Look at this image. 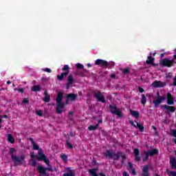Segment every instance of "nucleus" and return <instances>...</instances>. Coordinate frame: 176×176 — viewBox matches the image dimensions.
<instances>
[{"label": "nucleus", "instance_id": "nucleus-1", "mask_svg": "<svg viewBox=\"0 0 176 176\" xmlns=\"http://www.w3.org/2000/svg\"><path fill=\"white\" fill-rule=\"evenodd\" d=\"M10 153L11 155V159L13 160L14 164H19V163H21L23 160H24V155H21L20 157H17L16 155V149L11 148L10 149Z\"/></svg>", "mask_w": 176, "mask_h": 176}, {"label": "nucleus", "instance_id": "nucleus-5", "mask_svg": "<svg viewBox=\"0 0 176 176\" xmlns=\"http://www.w3.org/2000/svg\"><path fill=\"white\" fill-rule=\"evenodd\" d=\"M37 160L39 161L44 160V162L47 166H49V159H47L46 156L43 155V151H42V149L38 150Z\"/></svg>", "mask_w": 176, "mask_h": 176}, {"label": "nucleus", "instance_id": "nucleus-43", "mask_svg": "<svg viewBox=\"0 0 176 176\" xmlns=\"http://www.w3.org/2000/svg\"><path fill=\"white\" fill-rule=\"evenodd\" d=\"M23 104H28V99L27 98L23 99Z\"/></svg>", "mask_w": 176, "mask_h": 176}, {"label": "nucleus", "instance_id": "nucleus-47", "mask_svg": "<svg viewBox=\"0 0 176 176\" xmlns=\"http://www.w3.org/2000/svg\"><path fill=\"white\" fill-rule=\"evenodd\" d=\"M131 174L135 175V169H131Z\"/></svg>", "mask_w": 176, "mask_h": 176}, {"label": "nucleus", "instance_id": "nucleus-44", "mask_svg": "<svg viewBox=\"0 0 176 176\" xmlns=\"http://www.w3.org/2000/svg\"><path fill=\"white\" fill-rule=\"evenodd\" d=\"M144 89H142V87H139V92L140 93H144Z\"/></svg>", "mask_w": 176, "mask_h": 176}, {"label": "nucleus", "instance_id": "nucleus-45", "mask_svg": "<svg viewBox=\"0 0 176 176\" xmlns=\"http://www.w3.org/2000/svg\"><path fill=\"white\" fill-rule=\"evenodd\" d=\"M30 156H31V157H32V158H34V157H36V156L35 155V154L34 153V152H32L31 153H30Z\"/></svg>", "mask_w": 176, "mask_h": 176}, {"label": "nucleus", "instance_id": "nucleus-38", "mask_svg": "<svg viewBox=\"0 0 176 176\" xmlns=\"http://www.w3.org/2000/svg\"><path fill=\"white\" fill-rule=\"evenodd\" d=\"M30 164L31 166H36V161H35L34 160H32L30 161Z\"/></svg>", "mask_w": 176, "mask_h": 176}, {"label": "nucleus", "instance_id": "nucleus-8", "mask_svg": "<svg viewBox=\"0 0 176 176\" xmlns=\"http://www.w3.org/2000/svg\"><path fill=\"white\" fill-rule=\"evenodd\" d=\"M151 86L153 87H164V86H166V82H163V81H154L152 84Z\"/></svg>", "mask_w": 176, "mask_h": 176}, {"label": "nucleus", "instance_id": "nucleus-51", "mask_svg": "<svg viewBox=\"0 0 176 176\" xmlns=\"http://www.w3.org/2000/svg\"><path fill=\"white\" fill-rule=\"evenodd\" d=\"M123 176H129V174H127V173H126V172H124Z\"/></svg>", "mask_w": 176, "mask_h": 176}, {"label": "nucleus", "instance_id": "nucleus-56", "mask_svg": "<svg viewBox=\"0 0 176 176\" xmlns=\"http://www.w3.org/2000/svg\"><path fill=\"white\" fill-rule=\"evenodd\" d=\"M87 67H88L89 68H90V67H91V65L90 63H89V64L87 65Z\"/></svg>", "mask_w": 176, "mask_h": 176}, {"label": "nucleus", "instance_id": "nucleus-64", "mask_svg": "<svg viewBox=\"0 0 176 176\" xmlns=\"http://www.w3.org/2000/svg\"><path fill=\"white\" fill-rule=\"evenodd\" d=\"M175 144H176V140H175Z\"/></svg>", "mask_w": 176, "mask_h": 176}, {"label": "nucleus", "instance_id": "nucleus-23", "mask_svg": "<svg viewBox=\"0 0 176 176\" xmlns=\"http://www.w3.org/2000/svg\"><path fill=\"white\" fill-rule=\"evenodd\" d=\"M7 140L8 142H10L11 144H14V138L11 134L7 135Z\"/></svg>", "mask_w": 176, "mask_h": 176}, {"label": "nucleus", "instance_id": "nucleus-28", "mask_svg": "<svg viewBox=\"0 0 176 176\" xmlns=\"http://www.w3.org/2000/svg\"><path fill=\"white\" fill-rule=\"evenodd\" d=\"M32 145L33 146V149L35 151H38L39 149V146H38V144H36L34 140H32Z\"/></svg>", "mask_w": 176, "mask_h": 176}, {"label": "nucleus", "instance_id": "nucleus-31", "mask_svg": "<svg viewBox=\"0 0 176 176\" xmlns=\"http://www.w3.org/2000/svg\"><path fill=\"white\" fill-rule=\"evenodd\" d=\"M32 91H39L41 90V87L39 85H34L32 88Z\"/></svg>", "mask_w": 176, "mask_h": 176}, {"label": "nucleus", "instance_id": "nucleus-20", "mask_svg": "<svg viewBox=\"0 0 176 176\" xmlns=\"http://www.w3.org/2000/svg\"><path fill=\"white\" fill-rule=\"evenodd\" d=\"M37 170L40 174H46V168H43L42 166H38Z\"/></svg>", "mask_w": 176, "mask_h": 176}, {"label": "nucleus", "instance_id": "nucleus-19", "mask_svg": "<svg viewBox=\"0 0 176 176\" xmlns=\"http://www.w3.org/2000/svg\"><path fill=\"white\" fill-rule=\"evenodd\" d=\"M129 112H130L131 115H132V116L135 118V119H138V118H140V113H138V111H133V110L130 109Z\"/></svg>", "mask_w": 176, "mask_h": 176}, {"label": "nucleus", "instance_id": "nucleus-39", "mask_svg": "<svg viewBox=\"0 0 176 176\" xmlns=\"http://www.w3.org/2000/svg\"><path fill=\"white\" fill-rule=\"evenodd\" d=\"M123 73L124 74H130V69H124Z\"/></svg>", "mask_w": 176, "mask_h": 176}, {"label": "nucleus", "instance_id": "nucleus-9", "mask_svg": "<svg viewBox=\"0 0 176 176\" xmlns=\"http://www.w3.org/2000/svg\"><path fill=\"white\" fill-rule=\"evenodd\" d=\"M96 65H101L102 67H107L108 62L107 60H104L102 59H97L95 61Z\"/></svg>", "mask_w": 176, "mask_h": 176}, {"label": "nucleus", "instance_id": "nucleus-12", "mask_svg": "<svg viewBox=\"0 0 176 176\" xmlns=\"http://www.w3.org/2000/svg\"><path fill=\"white\" fill-rule=\"evenodd\" d=\"M135 160L136 162H140L141 160V157H140V151L138 148H135L133 151Z\"/></svg>", "mask_w": 176, "mask_h": 176}, {"label": "nucleus", "instance_id": "nucleus-26", "mask_svg": "<svg viewBox=\"0 0 176 176\" xmlns=\"http://www.w3.org/2000/svg\"><path fill=\"white\" fill-rule=\"evenodd\" d=\"M97 170L98 169H90L89 173L91 174V176H98L97 175Z\"/></svg>", "mask_w": 176, "mask_h": 176}, {"label": "nucleus", "instance_id": "nucleus-15", "mask_svg": "<svg viewBox=\"0 0 176 176\" xmlns=\"http://www.w3.org/2000/svg\"><path fill=\"white\" fill-rule=\"evenodd\" d=\"M164 109H166V112H175V107L164 105Z\"/></svg>", "mask_w": 176, "mask_h": 176}, {"label": "nucleus", "instance_id": "nucleus-50", "mask_svg": "<svg viewBox=\"0 0 176 176\" xmlns=\"http://www.w3.org/2000/svg\"><path fill=\"white\" fill-rule=\"evenodd\" d=\"M173 86H176V76L175 77V80L173 82Z\"/></svg>", "mask_w": 176, "mask_h": 176}, {"label": "nucleus", "instance_id": "nucleus-18", "mask_svg": "<svg viewBox=\"0 0 176 176\" xmlns=\"http://www.w3.org/2000/svg\"><path fill=\"white\" fill-rule=\"evenodd\" d=\"M148 170H149V166L146 165L143 167V174H142L143 176H149Z\"/></svg>", "mask_w": 176, "mask_h": 176}, {"label": "nucleus", "instance_id": "nucleus-53", "mask_svg": "<svg viewBox=\"0 0 176 176\" xmlns=\"http://www.w3.org/2000/svg\"><path fill=\"white\" fill-rule=\"evenodd\" d=\"M160 57H162V58L164 57V54H161Z\"/></svg>", "mask_w": 176, "mask_h": 176}, {"label": "nucleus", "instance_id": "nucleus-30", "mask_svg": "<svg viewBox=\"0 0 176 176\" xmlns=\"http://www.w3.org/2000/svg\"><path fill=\"white\" fill-rule=\"evenodd\" d=\"M166 173L168 176H176L175 171H170L168 169L166 170Z\"/></svg>", "mask_w": 176, "mask_h": 176}, {"label": "nucleus", "instance_id": "nucleus-35", "mask_svg": "<svg viewBox=\"0 0 176 176\" xmlns=\"http://www.w3.org/2000/svg\"><path fill=\"white\" fill-rule=\"evenodd\" d=\"M127 169L128 170H133V164H131V162H129Z\"/></svg>", "mask_w": 176, "mask_h": 176}, {"label": "nucleus", "instance_id": "nucleus-42", "mask_svg": "<svg viewBox=\"0 0 176 176\" xmlns=\"http://www.w3.org/2000/svg\"><path fill=\"white\" fill-rule=\"evenodd\" d=\"M45 72H48L49 74H50V72H52V70L49 68H45L44 69Z\"/></svg>", "mask_w": 176, "mask_h": 176}, {"label": "nucleus", "instance_id": "nucleus-62", "mask_svg": "<svg viewBox=\"0 0 176 176\" xmlns=\"http://www.w3.org/2000/svg\"><path fill=\"white\" fill-rule=\"evenodd\" d=\"M174 52H175V53H176V49H175V50H174Z\"/></svg>", "mask_w": 176, "mask_h": 176}, {"label": "nucleus", "instance_id": "nucleus-29", "mask_svg": "<svg viewBox=\"0 0 176 176\" xmlns=\"http://www.w3.org/2000/svg\"><path fill=\"white\" fill-rule=\"evenodd\" d=\"M141 104H143V105L146 104V97H145L144 94L142 95Z\"/></svg>", "mask_w": 176, "mask_h": 176}, {"label": "nucleus", "instance_id": "nucleus-14", "mask_svg": "<svg viewBox=\"0 0 176 176\" xmlns=\"http://www.w3.org/2000/svg\"><path fill=\"white\" fill-rule=\"evenodd\" d=\"M64 111V104H57L56 112L57 113H63Z\"/></svg>", "mask_w": 176, "mask_h": 176}, {"label": "nucleus", "instance_id": "nucleus-3", "mask_svg": "<svg viewBox=\"0 0 176 176\" xmlns=\"http://www.w3.org/2000/svg\"><path fill=\"white\" fill-rule=\"evenodd\" d=\"M104 156L107 158V159H115L116 160H118V157H122V159H126V156L123 155L121 154V153H118L116 154L111 153L109 151H107L105 153H104Z\"/></svg>", "mask_w": 176, "mask_h": 176}, {"label": "nucleus", "instance_id": "nucleus-11", "mask_svg": "<svg viewBox=\"0 0 176 176\" xmlns=\"http://www.w3.org/2000/svg\"><path fill=\"white\" fill-rule=\"evenodd\" d=\"M95 97L97 98L98 101H100V102H105V98H104V96L101 94V93L98 92L95 94Z\"/></svg>", "mask_w": 176, "mask_h": 176}, {"label": "nucleus", "instance_id": "nucleus-59", "mask_svg": "<svg viewBox=\"0 0 176 176\" xmlns=\"http://www.w3.org/2000/svg\"><path fill=\"white\" fill-rule=\"evenodd\" d=\"M173 57H174L175 60H176V54H175V55L173 56Z\"/></svg>", "mask_w": 176, "mask_h": 176}, {"label": "nucleus", "instance_id": "nucleus-60", "mask_svg": "<svg viewBox=\"0 0 176 176\" xmlns=\"http://www.w3.org/2000/svg\"><path fill=\"white\" fill-rule=\"evenodd\" d=\"M112 78H115V75H113V76H112Z\"/></svg>", "mask_w": 176, "mask_h": 176}, {"label": "nucleus", "instance_id": "nucleus-34", "mask_svg": "<svg viewBox=\"0 0 176 176\" xmlns=\"http://www.w3.org/2000/svg\"><path fill=\"white\" fill-rule=\"evenodd\" d=\"M62 69L63 71H68V69H69V66H68V65H65L63 66Z\"/></svg>", "mask_w": 176, "mask_h": 176}, {"label": "nucleus", "instance_id": "nucleus-55", "mask_svg": "<svg viewBox=\"0 0 176 176\" xmlns=\"http://www.w3.org/2000/svg\"><path fill=\"white\" fill-rule=\"evenodd\" d=\"M99 123H102V120H100L98 121V124H99Z\"/></svg>", "mask_w": 176, "mask_h": 176}, {"label": "nucleus", "instance_id": "nucleus-16", "mask_svg": "<svg viewBox=\"0 0 176 176\" xmlns=\"http://www.w3.org/2000/svg\"><path fill=\"white\" fill-rule=\"evenodd\" d=\"M64 96V95H63V93H58V96L56 98V102L57 104H64L63 103V97Z\"/></svg>", "mask_w": 176, "mask_h": 176}, {"label": "nucleus", "instance_id": "nucleus-4", "mask_svg": "<svg viewBox=\"0 0 176 176\" xmlns=\"http://www.w3.org/2000/svg\"><path fill=\"white\" fill-rule=\"evenodd\" d=\"M109 109L111 113L116 115L118 118H123V114H122V111H120V109H118V107H116V106L110 105Z\"/></svg>", "mask_w": 176, "mask_h": 176}, {"label": "nucleus", "instance_id": "nucleus-10", "mask_svg": "<svg viewBox=\"0 0 176 176\" xmlns=\"http://www.w3.org/2000/svg\"><path fill=\"white\" fill-rule=\"evenodd\" d=\"M167 104L168 105H174V97L170 93H168L166 95Z\"/></svg>", "mask_w": 176, "mask_h": 176}, {"label": "nucleus", "instance_id": "nucleus-13", "mask_svg": "<svg viewBox=\"0 0 176 176\" xmlns=\"http://www.w3.org/2000/svg\"><path fill=\"white\" fill-rule=\"evenodd\" d=\"M76 100V95L74 94H69L67 95V100L66 101V104H68V101H75Z\"/></svg>", "mask_w": 176, "mask_h": 176}, {"label": "nucleus", "instance_id": "nucleus-33", "mask_svg": "<svg viewBox=\"0 0 176 176\" xmlns=\"http://www.w3.org/2000/svg\"><path fill=\"white\" fill-rule=\"evenodd\" d=\"M36 115H38V116H43V111H42L41 110H38L36 111Z\"/></svg>", "mask_w": 176, "mask_h": 176}, {"label": "nucleus", "instance_id": "nucleus-49", "mask_svg": "<svg viewBox=\"0 0 176 176\" xmlns=\"http://www.w3.org/2000/svg\"><path fill=\"white\" fill-rule=\"evenodd\" d=\"M152 97H153V94H148V98H152Z\"/></svg>", "mask_w": 176, "mask_h": 176}, {"label": "nucleus", "instance_id": "nucleus-32", "mask_svg": "<svg viewBox=\"0 0 176 176\" xmlns=\"http://www.w3.org/2000/svg\"><path fill=\"white\" fill-rule=\"evenodd\" d=\"M67 80L69 82V85H72V82H74V78H72V76H69L67 78Z\"/></svg>", "mask_w": 176, "mask_h": 176}, {"label": "nucleus", "instance_id": "nucleus-40", "mask_svg": "<svg viewBox=\"0 0 176 176\" xmlns=\"http://www.w3.org/2000/svg\"><path fill=\"white\" fill-rule=\"evenodd\" d=\"M76 67H77V68H82V69H83V65H82L80 63H78L76 65Z\"/></svg>", "mask_w": 176, "mask_h": 176}, {"label": "nucleus", "instance_id": "nucleus-36", "mask_svg": "<svg viewBox=\"0 0 176 176\" xmlns=\"http://www.w3.org/2000/svg\"><path fill=\"white\" fill-rule=\"evenodd\" d=\"M60 157L65 161V162H67L68 157H67V155H65V154L62 155L60 156Z\"/></svg>", "mask_w": 176, "mask_h": 176}, {"label": "nucleus", "instance_id": "nucleus-6", "mask_svg": "<svg viewBox=\"0 0 176 176\" xmlns=\"http://www.w3.org/2000/svg\"><path fill=\"white\" fill-rule=\"evenodd\" d=\"M157 96L158 98L157 100H154L153 102L155 107H159V105H160L166 98L164 96H160V94L159 92H157Z\"/></svg>", "mask_w": 176, "mask_h": 176}, {"label": "nucleus", "instance_id": "nucleus-46", "mask_svg": "<svg viewBox=\"0 0 176 176\" xmlns=\"http://www.w3.org/2000/svg\"><path fill=\"white\" fill-rule=\"evenodd\" d=\"M18 90V91H19V93H24V89H17Z\"/></svg>", "mask_w": 176, "mask_h": 176}, {"label": "nucleus", "instance_id": "nucleus-58", "mask_svg": "<svg viewBox=\"0 0 176 176\" xmlns=\"http://www.w3.org/2000/svg\"><path fill=\"white\" fill-rule=\"evenodd\" d=\"M2 123V120L0 118V129H1V124Z\"/></svg>", "mask_w": 176, "mask_h": 176}, {"label": "nucleus", "instance_id": "nucleus-7", "mask_svg": "<svg viewBox=\"0 0 176 176\" xmlns=\"http://www.w3.org/2000/svg\"><path fill=\"white\" fill-rule=\"evenodd\" d=\"M159 152V151L156 148L151 151L145 152V156L146 157L143 158V162H146L148 160V156H153V155H157V153Z\"/></svg>", "mask_w": 176, "mask_h": 176}, {"label": "nucleus", "instance_id": "nucleus-57", "mask_svg": "<svg viewBox=\"0 0 176 176\" xmlns=\"http://www.w3.org/2000/svg\"><path fill=\"white\" fill-rule=\"evenodd\" d=\"M12 83L10 81H7V85H10Z\"/></svg>", "mask_w": 176, "mask_h": 176}, {"label": "nucleus", "instance_id": "nucleus-37", "mask_svg": "<svg viewBox=\"0 0 176 176\" xmlns=\"http://www.w3.org/2000/svg\"><path fill=\"white\" fill-rule=\"evenodd\" d=\"M170 134L173 135V137H176V131L174 129L170 130Z\"/></svg>", "mask_w": 176, "mask_h": 176}, {"label": "nucleus", "instance_id": "nucleus-27", "mask_svg": "<svg viewBox=\"0 0 176 176\" xmlns=\"http://www.w3.org/2000/svg\"><path fill=\"white\" fill-rule=\"evenodd\" d=\"M154 58H152V56H148V59H147V60H146V63L147 64H153V65H154V64H153V61H154Z\"/></svg>", "mask_w": 176, "mask_h": 176}, {"label": "nucleus", "instance_id": "nucleus-52", "mask_svg": "<svg viewBox=\"0 0 176 176\" xmlns=\"http://www.w3.org/2000/svg\"><path fill=\"white\" fill-rule=\"evenodd\" d=\"M152 129H153V130H155V131H156V126H152Z\"/></svg>", "mask_w": 176, "mask_h": 176}, {"label": "nucleus", "instance_id": "nucleus-41", "mask_svg": "<svg viewBox=\"0 0 176 176\" xmlns=\"http://www.w3.org/2000/svg\"><path fill=\"white\" fill-rule=\"evenodd\" d=\"M67 146H69V148H70L71 149H72L74 148V146H72V144H71V143L69 142H67Z\"/></svg>", "mask_w": 176, "mask_h": 176}, {"label": "nucleus", "instance_id": "nucleus-25", "mask_svg": "<svg viewBox=\"0 0 176 176\" xmlns=\"http://www.w3.org/2000/svg\"><path fill=\"white\" fill-rule=\"evenodd\" d=\"M97 129H98V124H97L95 126L89 125V126L88 127V130H89V131H93L94 130H97Z\"/></svg>", "mask_w": 176, "mask_h": 176}, {"label": "nucleus", "instance_id": "nucleus-24", "mask_svg": "<svg viewBox=\"0 0 176 176\" xmlns=\"http://www.w3.org/2000/svg\"><path fill=\"white\" fill-rule=\"evenodd\" d=\"M67 75H68V73H62L61 75H58L57 78L59 80H63L64 78L67 77Z\"/></svg>", "mask_w": 176, "mask_h": 176}, {"label": "nucleus", "instance_id": "nucleus-63", "mask_svg": "<svg viewBox=\"0 0 176 176\" xmlns=\"http://www.w3.org/2000/svg\"><path fill=\"white\" fill-rule=\"evenodd\" d=\"M69 87L67 85V89H68Z\"/></svg>", "mask_w": 176, "mask_h": 176}, {"label": "nucleus", "instance_id": "nucleus-48", "mask_svg": "<svg viewBox=\"0 0 176 176\" xmlns=\"http://www.w3.org/2000/svg\"><path fill=\"white\" fill-rule=\"evenodd\" d=\"M5 118L6 119H8V116H0V119H2V118Z\"/></svg>", "mask_w": 176, "mask_h": 176}, {"label": "nucleus", "instance_id": "nucleus-61", "mask_svg": "<svg viewBox=\"0 0 176 176\" xmlns=\"http://www.w3.org/2000/svg\"><path fill=\"white\" fill-rule=\"evenodd\" d=\"M155 54H156V52H155V53L153 54V56H155Z\"/></svg>", "mask_w": 176, "mask_h": 176}, {"label": "nucleus", "instance_id": "nucleus-22", "mask_svg": "<svg viewBox=\"0 0 176 176\" xmlns=\"http://www.w3.org/2000/svg\"><path fill=\"white\" fill-rule=\"evenodd\" d=\"M66 171H70V173H65L63 176H75V173L71 170V168H66Z\"/></svg>", "mask_w": 176, "mask_h": 176}, {"label": "nucleus", "instance_id": "nucleus-54", "mask_svg": "<svg viewBox=\"0 0 176 176\" xmlns=\"http://www.w3.org/2000/svg\"><path fill=\"white\" fill-rule=\"evenodd\" d=\"M100 175H101V176H105V175H104V173H100Z\"/></svg>", "mask_w": 176, "mask_h": 176}, {"label": "nucleus", "instance_id": "nucleus-2", "mask_svg": "<svg viewBox=\"0 0 176 176\" xmlns=\"http://www.w3.org/2000/svg\"><path fill=\"white\" fill-rule=\"evenodd\" d=\"M160 64L162 65V67H168L170 68V67H173V65L175 64V60L171 58H165L160 61Z\"/></svg>", "mask_w": 176, "mask_h": 176}, {"label": "nucleus", "instance_id": "nucleus-17", "mask_svg": "<svg viewBox=\"0 0 176 176\" xmlns=\"http://www.w3.org/2000/svg\"><path fill=\"white\" fill-rule=\"evenodd\" d=\"M129 122L131 124H132V126H134V127H138L140 131H144V126L141 125L140 123L136 122V125H135L133 121H129Z\"/></svg>", "mask_w": 176, "mask_h": 176}, {"label": "nucleus", "instance_id": "nucleus-21", "mask_svg": "<svg viewBox=\"0 0 176 176\" xmlns=\"http://www.w3.org/2000/svg\"><path fill=\"white\" fill-rule=\"evenodd\" d=\"M43 101L45 102H49L50 101V96L47 94V91H45Z\"/></svg>", "mask_w": 176, "mask_h": 176}]
</instances>
